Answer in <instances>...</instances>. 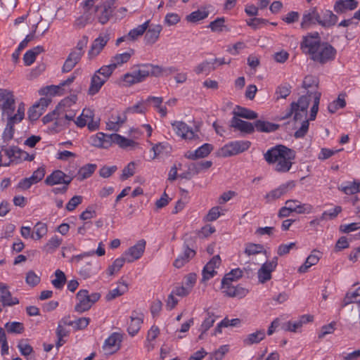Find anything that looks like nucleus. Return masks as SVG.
Wrapping results in <instances>:
<instances>
[{
    "instance_id": "43",
    "label": "nucleus",
    "mask_w": 360,
    "mask_h": 360,
    "mask_svg": "<svg viewBox=\"0 0 360 360\" xmlns=\"http://www.w3.org/2000/svg\"><path fill=\"white\" fill-rule=\"evenodd\" d=\"M278 129V125L268 121L258 120L255 122V130L259 132L270 133Z\"/></svg>"
},
{
    "instance_id": "37",
    "label": "nucleus",
    "mask_w": 360,
    "mask_h": 360,
    "mask_svg": "<svg viewBox=\"0 0 360 360\" xmlns=\"http://www.w3.org/2000/svg\"><path fill=\"white\" fill-rule=\"evenodd\" d=\"M135 51L132 49H129L127 51L122 53H117L112 58L110 59V63H112V66L116 69L117 67L122 65L124 63H127L131 56L134 54Z\"/></svg>"
},
{
    "instance_id": "31",
    "label": "nucleus",
    "mask_w": 360,
    "mask_h": 360,
    "mask_svg": "<svg viewBox=\"0 0 360 360\" xmlns=\"http://www.w3.org/2000/svg\"><path fill=\"white\" fill-rule=\"evenodd\" d=\"M4 154L11 159V161H15L17 159L32 161L34 159V155H30L27 152L18 148H11L4 151Z\"/></svg>"
},
{
    "instance_id": "20",
    "label": "nucleus",
    "mask_w": 360,
    "mask_h": 360,
    "mask_svg": "<svg viewBox=\"0 0 360 360\" xmlns=\"http://www.w3.org/2000/svg\"><path fill=\"white\" fill-rule=\"evenodd\" d=\"M72 180V178L68 176L63 171L56 169L53 171L45 179L44 183L47 186H53L59 184L69 185Z\"/></svg>"
},
{
    "instance_id": "25",
    "label": "nucleus",
    "mask_w": 360,
    "mask_h": 360,
    "mask_svg": "<svg viewBox=\"0 0 360 360\" xmlns=\"http://www.w3.org/2000/svg\"><path fill=\"white\" fill-rule=\"evenodd\" d=\"M294 186L293 181H289L280 185L266 194L264 196L266 202L269 203L280 198L288 192L289 188H292Z\"/></svg>"
},
{
    "instance_id": "56",
    "label": "nucleus",
    "mask_w": 360,
    "mask_h": 360,
    "mask_svg": "<svg viewBox=\"0 0 360 360\" xmlns=\"http://www.w3.org/2000/svg\"><path fill=\"white\" fill-rule=\"evenodd\" d=\"M5 328L8 333L21 334L25 330L22 323L18 321L8 322L5 324Z\"/></svg>"
},
{
    "instance_id": "6",
    "label": "nucleus",
    "mask_w": 360,
    "mask_h": 360,
    "mask_svg": "<svg viewBox=\"0 0 360 360\" xmlns=\"http://www.w3.org/2000/svg\"><path fill=\"white\" fill-rule=\"evenodd\" d=\"M251 143L249 141H234L225 144L220 149V155L227 158L246 151L250 147Z\"/></svg>"
},
{
    "instance_id": "1",
    "label": "nucleus",
    "mask_w": 360,
    "mask_h": 360,
    "mask_svg": "<svg viewBox=\"0 0 360 360\" xmlns=\"http://www.w3.org/2000/svg\"><path fill=\"white\" fill-rule=\"evenodd\" d=\"M296 153L283 145H276L268 149L264 159L272 169L280 174L288 172L295 162Z\"/></svg>"
},
{
    "instance_id": "22",
    "label": "nucleus",
    "mask_w": 360,
    "mask_h": 360,
    "mask_svg": "<svg viewBox=\"0 0 360 360\" xmlns=\"http://www.w3.org/2000/svg\"><path fill=\"white\" fill-rule=\"evenodd\" d=\"M89 142L93 146L101 148H108L112 146L111 134L98 132L89 138Z\"/></svg>"
},
{
    "instance_id": "2",
    "label": "nucleus",
    "mask_w": 360,
    "mask_h": 360,
    "mask_svg": "<svg viewBox=\"0 0 360 360\" xmlns=\"http://www.w3.org/2000/svg\"><path fill=\"white\" fill-rule=\"evenodd\" d=\"M243 272L240 268L232 269L225 274L221 280L222 292L227 297L242 299L249 292L248 290L240 285H233L232 283L243 276Z\"/></svg>"
},
{
    "instance_id": "34",
    "label": "nucleus",
    "mask_w": 360,
    "mask_h": 360,
    "mask_svg": "<svg viewBox=\"0 0 360 360\" xmlns=\"http://www.w3.org/2000/svg\"><path fill=\"white\" fill-rule=\"evenodd\" d=\"M320 18L321 15H319L317 8L316 7H313L310 8L307 12L304 13L301 22V27L302 28H306L310 24H319Z\"/></svg>"
},
{
    "instance_id": "7",
    "label": "nucleus",
    "mask_w": 360,
    "mask_h": 360,
    "mask_svg": "<svg viewBox=\"0 0 360 360\" xmlns=\"http://www.w3.org/2000/svg\"><path fill=\"white\" fill-rule=\"evenodd\" d=\"M77 101V96H72L66 97L63 99L57 105L56 110L58 114L64 117L67 121H73L75 122V117L76 116V110L69 109L72 105H75Z\"/></svg>"
},
{
    "instance_id": "18",
    "label": "nucleus",
    "mask_w": 360,
    "mask_h": 360,
    "mask_svg": "<svg viewBox=\"0 0 360 360\" xmlns=\"http://www.w3.org/2000/svg\"><path fill=\"white\" fill-rule=\"evenodd\" d=\"M321 39L318 32L314 34H309L304 37L302 42L301 43V49L304 52L307 53L311 56L321 44Z\"/></svg>"
},
{
    "instance_id": "16",
    "label": "nucleus",
    "mask_w": 360,
    "mask_h": 360,
    "mask_svg": "<svg viewBox=\"0 0 360 360\" xmlns=\"http://www.w3.org/2000/svg\"><path fill=\"white\" fill-rule=\"evenodd\" d=\"M75 79L74 75L70 76L67 79L61 82L58 85H50L39 90L40 95H50L52 96H61L64 94V86L72 84Z\"/></svg>"
},
{
    "instance_id": "24",
    "label": "nucleus",
    "mask_w": 360,
    "mask_h": 360,
    "mask_svg": "<svg viewBox=\"0 0 360 360\" xmlns=\"http://www.w3.org/2000/svg\"><path fill=\"white\" fill-rule=\"evenodd\" d=\"M313 316L311 315L304 314L299 317L296 321H289L285 323L283 326V329L285 331L297 332L304 324L311 322Z\"/></svg>"
},
{
    "instance_id": "36",
    "label": "nucleus",
    "mask_w": 360,
    "mask_h": 360,
    "mask_svg": "<svg viewBox=\"0 0 360 360\" xmlns=\"http://www.w3.org/2000/svg\"><path fill=\"white\" fill-rule=\"evenodd\" d=\"M349 304H355L356 305L360 316V286L355 290L349 291L346 293L342 301V306L346 307Z\"/></svg>"
},
{
    "instance_id": "60",
    "label": "nucleus",
    "mask_w": 360,
    "mask_h": 360,
    "mask_svg": "<svg viewBox=\"0 0 360 360\" xmlns=\"http://www.w3.org/2000/svg\"><path fill=\"white\" fill-rule=\"evenodd\" d=\"M115 68L112 66V63L108 65H103L98 70L95 72L97 75H100L104 79L108 81V78L111 76Z\"/></svg>"
},
{
    "instance_id": "59",
    "label": "nucleus",
    "mask_w": 360,
    "mask_h": 360,
    "mask_svg": "<svg viewBox=\"0 0 360 360\" xmlns=\"http://www.w3.org/2000/svg\"><path fill=\"white\" fill-rule=\"evenodd\" d=\"M133 72L139 83L143 82L149 77V72L146 63L139 65L138 69L133 70Z\"/></svg>"
},
{
    "instance_id": "15",
    "label": "nucleus",
    "mask_w": 360,
    "mask_h": 360,
    "mask_svg": "<svg viewBox=\"0 0 360 360\" xmlns=\"http://www.w3.org/2000/svg\"><path fill=\"white\" fill-rule=\"evenodd\" d=\"M144 315L141 312L133 311L127 319V330L131 337L135 336L141 328Z\"/></svg>"
},
{
    "instance_id": "53",
    "label": "nucleus",
    "mask_w": 360,
    "mask_h": 360,
    "mask_svg": "<svg viewBox=\"0 0 360 360\" xmlns=\"http://www.w3.org/2000/svg\"><path fill=\"white\" fill-rule=\"evenodd\" d=\"M234 117H243L248 120H254L257 117V114L253 110L243 107H238L234 111Z\"/></svg>"
},
{
    "instance_id": "42",
    "label": "nucleus",
    "mask_w": 360,
    "mask_h": 360,
    "mask_svg": "<svg viewBox=\"0 0 360 360\" xmlns=\"http://www.w3.org/2000/svg\"><path fill=\"white\" fill-rule=\"evenodd\" d=\"M129 290L128 283L122 280H120L117 283V287L111 290L107 295L108 300H112L124 295Z\"/></svg>"
},
{
    "instance_id": "39",
    "label": "nucleus",
    "mask_w": 360,
    "mask_h": 360,
    "mask_svg": "<svg viewBox=\"0 0 360 360\" xmlns=\"http://www.w3.org/2000/svg\"><path fill=\"white\" fill-rule=\"evenodd\" d=\"M357 6V1L351 2L348 0H338L334 4L333 9L338 13H343L347 11L354 10Z\"/></svg>"
},
{
    "instance_id": "51",
    "label": "nucleus",
    "mask_w": 360,
    "mask_h": 360,
    "mask_svg": "<svg viewBox=\"0 0 360 360\" xmlns=\"http://www.w3.org/2000/svg\"><path fill=\"white\" fill-rule=\"evenodd\" d=\"M244 253L250 257L251 255H255L260 253H266V250H264V247L261 244H256L252 243H248L245 244Z\"/></svg>"
},
{
    "instance_id": "26",
    "label": "nucleus",
    "mask_w": 360,
    "mask_h": 360,
    "mask_svg": "<svg viewBox=\"0 0 360 360\" xmlns=\"http://www.w3.org/2000/svg\"><path fill=\"white\" fill-rule=\"evenodd\" d=\"M0 302L4 307H11L19 303L17 297H13L8 286L0 282Z\"/></svg>"
},
{
    "instance_id": "17",
    "label": "nucleus",
    "mask_w": 360,
    "mask_h": 360,
    "mask_svg": "<svg viewBox=\"0 0 360 360\" xmlns=\"http://www.w3.org/2000/svg\"><path fill=\"white\" fill-rule=\"evenodd\" d=\"M221 264L219 255H214L203 267L202 271V282H206L217 274L218 269Z\"/></svg>"
},
{
    "instance_id": "33",
    "label": "nucleus",
    "mask_w": 360,
    "mask_h": 360,
    "mask_svg": "<svg viewBox=\"0 0 360 360\" xmlns=\"http://www.w3.org/2000/svg\"><path fill=\"white\" fill-rule=\"evenodd\" d=\"M231 127L245 134H252L255 131V124L233 117L231 120Z\"/></svg>"
},
{
    "instance_id": "21",
    "label": "nucleus",
    "mask_w": 360,
    "mask_h": 360,
    "mask_svg": "<svg viewBox=\"0 0 360 360\" xmlns=\"http://www.w3.org/2000/svg\"><path fill=\"white\" fill-rule=\"evenodd\" d=\"M162 31V26L160 24L150 22L144 35L145 44L150 46L155 44L159 40Z\"/></svg>"
},
{
    "instance_id": "63",
    "label": "nucleus",
    "mask_w": 360,
    "mask_h": 360,
    "mask_svg": "<svg viewBox=\"0 0 360 360\" xmlns=\"http://www.w3.org/2000/svg\"><path fill=\"white\" fill-rule=\"evenodd\" d=\"M148 107L147 98L146 100H141L134 105L131 106L129 110L133 113L143 114L146 112Z\"/></svg>"
},
{
    "instance_id": "58",
    "label": "nucleus",
    "mask_w": 360,
    "mask_h": 360,
    "mask_svg": "<svg viewBox=\"0 0 360 360\" xmlns=\"http://www.w3.org/2000/svg\"><path fill=\"white\" fill-rule=\"evenodd\" d=\"M170 146L168 143L162 142L154 145L152 148L153 156L152 159L156 158L158 155L169 153Z\"/></svg>"
},
{
    "instance_id": "50",
    "label": "nucleus",
    "mask_w": 360,
    "mask_h": 360,
    "mask_svg": "<svg viewBox=\"0 0 360 360\" xmlns=\"http://www.w3.org/2000/svg\"><path fill=\"white\" fill-rule=\"evenodd\" d=\"M266 334L264 330H259L255 333L249 334L244 340V344L251 345L260 342L265 338Z\"/></svg>"
},
{
    "instance_id": "32",
    "label": "nucleus",
    "mask_w": 360,
    "mask_h": 360,
    "mask_svg": "<svg viewBox=\"0 0 360 360\" xmlns=\"http://www.w3.org/2000/svg\"><path fill=\"white\" fill-rule=\"evenodd\" d=\"M322 253L319 250H313L307 257L304 263L299 267L298 272L300 274L306 273L310 267L316 265L319 262Z\"/></svg>"
},
{
    "instance_id": "4",
    "label": "nucleus",
    "mask_w": 360,
    "mask_h": 360,
    "mask_svg": "<svg viewBox=\"0 0 360 360\" xmlns=\"http://www.w3.org/2000/svg\"><path fill=\"white\" fill-rule=\"evenodd\" d=\"M336 49L327 42H322L319 48L313 52L311 59L321 64H325L335 58Z\"/></svg>"
},
{
    "instance_id": "54",
    "label": "nucleus",
    "mask_w": 360,
    "mask_h": 360,
    "mask_svg": "<svg viewBox=\"0 0 360 360\" xmlns=\"http://www.w3.org/2000/svg\"><path fill=\"white\" fill-rule=\"evenodd\" d=\"M96 169L95 164H87L82 167L78 172V179L83 180L90 177Z\"/></svg>"
},
{
    "instance_id": "5",
    "label": "nucleus",
    "mask_w": 360,
    "mask_h": 360,
    "mask_svg": "<svg viewBox=\"0 0 360 360\" xmlns=\"http://www.w3.org/2000/svg\"><path fill=\"white\" fill-rule=\"evenodd\" d=\"M100 297L99 293L89 295L87 290H80L76 295L77 303L75 307V311L82 313L89 310L92 304L100 299Z\"/></svg>"
},
{
    "instance_id": "48",
    "label": "nucleus",
    "mask_w": 360,
    "mask_h": 360,
    "mask_svg": "<svg viewBox=\"0 0 360 360\" xmlns=\"http://www.w3.org/2000/svg\"><path fill=\"white\" fill-rule=\"evenodd\" d=\"M62 242L63 239L61 238L57 235H54L49 239L46 243L43 246L42 249L47 253H52L60 246Z\"/></svg>"
},
{
    "instance_id": "49",
    "label": "nucleus",
    "mask_w": 360,
    "mask_h": 360,
    "mask_svg": "<svg viewBox=\"0 0 360 360\" xmlns=\"http://www.w3.org/2000/svg\"><path fill=\"white\" fill-rule=\"evenodd\" d=\"M112 144L115 143L122 148L127 147H133L136 145V142L131 139L125 138L118 134H112Z\"/></svg>"
},
{
    "instance_id": "28",
    "label": "nucleus",
    "mask_w": 360,
    "mask_h": 360,
    "mask_svg": "<svg viewBox=\"0 0 360 360\" xmlns=\"http://www.w3.org/2000/svg\"><path fill=\"white\" fill-rule=\"evenodd\" d=\"M100 263L96 260H91L84 264L79 269V275L84 279H87L97 274L101 270Z\"/></svg>"
},
{
    "instance_id": "11",
    "label": "nucleus",
    "mask_w": 360,
    "mask_h": 360,
    "mask_svg": "<svg viewBox=\"0 0 360 360\" xmlns=\"http://www.w3.org/2000/svg\"><path fill=\"white\" fill-rule=\"evenodd\" d=\"M115 2L116 0H106L96 7L95 11L98 12V21L101 25H105L110 20L115 10Z\"/></svg>"
},
{
    "instance_id": "55",
    "label": "nucleus",
    "mask_w": 360,
    "mask_h": 360,
    "mask_svg": "<svg viewBox=\"0 0 360 360\" xmlns=\"http://www.w3.org/2000/svg\"><path fill=\"white\" fill-rule=\"evenodd\" d=\"M66 277L63 271L57 269L55 271V278L51 281V284L56 289H62L65 283Z\"/></svg>"
},
{
    "instance_id": "46",
    "label": "nucleus",
    "mask_w": 360,
    "mask_h": 360,
    "mask_svg": "<svg viewBox=\"0 0 360 360\" xmlns=\"http://www.w3.org/2000/svg\"><path fill=\"white\" fill-rule=\"evenodd\" d=\"M209 11L206 7L193 11L186 17V20L191 23H196L207 18L209 15Z\"/></svg>"
},
{
    "instance_id": "27",
    "label": "nucleus",
    "mask_w": 360,
    "mask_h": 360,
    "mask_svg": "<svg viewBox=\"0 0 360 360\" xmlns=\"http://www.w3.org/2000/svg\"><path fill=\"white\" fill-rule=\"evenodd\" d=\"M213 146L210 143H204L195 150H189L185 153V158L195 160L199 158H206L212 151Z\"/></svg>"
},
{
    "instance_id": "41",
    "label": "nucleus",
    "mask_w": 360,
    "mask_h": 360,
    "mask_svg": "<svg viewBox=\"0 0 360 360\" xmlns=\"http://www.w3.org/2000/svg\"><path fill=\"white\" fill-rule=\"evenodd\" d=\"M82 58V56H80V53H77L76 52L72 51L69 56H68L67 59L65 60L62 70L63 72H70L75 66L79 63Z\"/></svg>"
},
{
    "instance_id": "40",
    "label": "nucleus",
    "mask_w": 360,
    "mask_h": 360,
    "mask_svg": "<svg viewBox=\"0 0 360 360\" xmlns=\"http://www.w3.org/2000/svg\"><path fill=\"white\" fill-rule=\"evenodd\" d=\"M340 191L346 195H355L360 193V181L354 180L347 181L341 184L338 188Z\"/></svg>"
},
{
    "instance_id": "30",
    "label": "nucleus",
    "mask_w": 360,
    "mask_h": 360,
    "mask_svg": "<svg viewBox=\"0 0 360 360\" xmlns=\"http://www.w3.org/2000/svg\"><path fill=\"white\" fill-rule=\"evenodd\" d=\"M108 41V37L100 35L91 44V49L88 52L89 59L96 57L105 46Z\"/></svg>"
},
{
    "instance_id": "38",
    "label": "nucleus",
    "mask_w": 360,
    "mask_h": 360,
    "mask_svg": "<svg viewBox=\"0 0 360 360\" xmlns=\"http://www.w3.org/2000/svg\"><path fill=\"white\" fill-rule=\"evenodd\" d=\"M106 82L107 81L100 75H97V74L94 73L91 79V83L88 89V94L90 96L97 94Z\"/></svg>"
},
{
    "instance_id": "52",
    "label": "nucleus",
    "mask_w": 360,
    "mask_h": 360,
    "mask_svg": "<svg viewBox=\"0 0 360 360\" xmlns=\"http://www.w3.org/2000/svg\"><path fill=\"white\" fill-rule=\"evenodd\" d=\"M48 233V226L46 223L38 221L34 226L33 239L39 240L44 237Z\"/></svg>"
},
{
    "instance_id": "23",
    "label": "nucleus",
    "mask_w": 360,
    "mask_h": 360,
    "mask_svg": "<svg viewBox=\"0 0 360 360\" xmlns=\"http://www.w3.org/2000/svg\"><path fill=\"white\" fill-rule=\"evenodd\" d=\"M15 98L13 93L6 89H0V107L1 111L10 112L11 107H14Z\"/></svg>"
},
{
    "instance_id": "14",
    "label": "nucleus",
    "mask_w": 360,
    "mask_h": 360,
    "mask_svg": "<svg viewBox=\"0 0 360 360\" xmlns=\"http://www.w3.org/2000/svg\"><path fill=\"white\" fill-rule=\"evenodd\" d=\"M278 265V257H274L271 261L264 262L257 271L258 281L261 283H264L271 279V274L274 272Z\"/></svg>"
},
{
    "instance_id": "13",
    "label": "nucleus",
    "mask_w": 360,
    "mask_h": 360,
    "mask_svg": "<svg viewBox=\"0 0 360 360\" xmlns=\"http://www.w3.org/2000/svg\"><path fill=\"white\" fill-rule=\"evenodd\" d=\"M122 335L114 332L106 338L102 346L103 351L106 354H112L117 352L121 347L122 342Z\"/></svg>"
},
{
    "instance_id": "10",
    "label": "nucleus",
    "mask_w": 360,
    "mask_h": 360,
    "mask_svg": "<svg viewBox=\"0 0 360 360\" xmlns=\"http://www.w3.org/2000/svg\"><path fill=\"white\" fill-rule=\"evenodd\" d=\"M94 112L90 108H84L82 113L75 120L77 127L83 128L87 126L90 131H95L98 129L99 123L94 120Z\"/></svg>"
},
{
    "instance_id": "44",
    "label": "nucleus",
    "mask_w": 360,
    "mask_h": 360,
    "mask_svg": "<svg viewBox=\"0 0 360 360\" xmlns=\"http://www.w3.org/2000/svg\"><path fill=\"white\" fill-rule=\"evenodd\" d=\"M219 316L215 314V313L212 311H207L206 313V316L202 322L200 330H201V335H200V338L203 333H206L214 324L216 320L218 319Z\"/></svg>"
},
{
    "instance_id": "3",
    "label": "nucleus",
    "mask_w": 360,
    "mask_h": 360,
    "mask_svg": "<svg viewBox=\"0 0 360 360\" xmlns=\"http://www.w3.org/2000/svg\"><path fill=\"white\" fill-rule=\"evenodd\" d=\"M15 106L11 107L10 112H2L3 116H6L7 124L4 131V137L6 139H11L14 134L15 124L20 123L25 117V105L21 103L18 106L16 113L13 114Z\"/></svg>"
},
{
    "instance_id": "64",
    "label": "nucleus",
    "mask_w": 360,
    "mask_h": 360,
    "mask_svg": "<svg viewBox=\"0 0 360 360\" xmlns=\"http://www.w3.org/2000/svg\"><path fill=\"white\" fill-rule=\"evenodd\" d=\"M40 277L34 271H29L25 277V282L27 285L34 287L39 283Z\"/></svg>"
},
{
    "instance_id": "62",
    "label": "nucleus",
    "mask_w": 360,
    "mask_h": 360,
    "mask_svg": "<svg viewBox=\"0 0 360 360\" xmlns=\"http://www.w3.org/2000/svg\"><path fill=\"white\" fill-rule=\"evenodd\" d=\"M291 87L289 84H285L278 86L276 88L275 94L276 96V99L278 100L280 98H285L288 96L291 92Z\"/></svg>"
},
{
    "instance_id": "47",
    "label": "nucleus",
    "mask_w": 360,
    "mask_h": 360,
    "mask_svg": "<svg viewBox=\"0 0 360 360\" xmlns=\"http://www.w3.org/2000/svg\"><path fill=\"white\" fill-rule=\"evenodd\" d=\"M127 262L123 255L120 257L117 258L112 262L111 265H110L105 272L103 274H106L108 277L112 276L120 271L121 268L124 266V263Z\"/></svg>"
},
{
    "instance_id": "19",
    "label": "nucleus",
    "mask_w": 360,
    "mask_h": 360,
    "mask_svg": "<svg viewBox=\"0 0 360 360\" xmlns=\"http://www.w3.org/2000/svg\"><path fill=\"white\" fill-rule=\"evenodd\" d=\"M150 20L145 21L143 24L138 25L129 30L127 34L119 37L116 41V45H120L122 42L125 41H136L139 37L143 35L148 27H149Z\"/></svg>"
},
{
    "instance_id": "8",
    "label": "nucleus",
    "mask_w": 360,
    "mask_h": 360,
    "mask_svg": "<svg viewBox=\"0 0 360 360\" xmlns=\"http://www.w3.org/2000/svg\"><path fill=\"white\" fill-rule=\"evenodd\" d=\"M172 127L176 135L181 139L191 141L199 138L197 131L183 121H174Z\"/></svg>"
},
{
    "instance_id": "35",
    "label": "nucleus",
    "mask_w": 360,
    "mask_h": 360,
    "mask_svg": "<svg viewBox=\"0 0 360 360\" xmlns=\"http://www.w3.org/2000/svg\"><path fill=\"white\" fill-rule=\"evenodd\" d=\"M147 101L148 106L151 104L155 110L160 115L161 117H165L167 116V109L165 105H162V97L149 96L147 98Z\"/></svg>"
},
{
    "instance_id": "12",
    "label": "nucleus",
    "mask_w": 360,
    "mask_h": 360,
    "mask_svg": "<svg viewBox=\"0 0 360 360\" xmlns=\"http://www.w3.org/2000/svg\"><path fill=\"white\" fill-rule=\"evenodd\" d=\"M146 246V241L144 239L139 240L135 245L128 248L122 255L127 260V262H134L143 256Z\"/></svg>"
},
{
    "instance_id": "45",
    "label": "nucleus",
    "mask_w": 360,
    "mask_h": 360,
    "mask_svg": "<svg viewBox=\"0 0 360 360\" xmlns=\"http://www.w3.org/2000/svg\"><path fill=\"white\" fill-rule=\"evenodd\" d=\"M338 20V17L331 11L326 10L319 21V25L324 27H329L335 25Z\"/></svg>"
},
{
    "instance_id": "61",
    "label": "nucleus",
    "mask_w": 360,
    "mask_h": 360,
    "mask_svg": "<svg viewBox=\"0 0 360 360\" xmlns=\"http://www.w3.org/2000/svg\"><path fill=\"white\" fill-rule=\"evenodd\" d=\"M342 212L340 206H335L333 209L324 211L320 217L321 221L335 218Z\"/></svg>"
},
{
    "instance_id": "29",
    "label": "nucleus",
    "mask_w": 360,
    "mask_h": 360,
    "mask_svg": "<svg viewBox=\"0 0 360 360\" xmlns=\"http://www.w3.org/2000/svg\"><path fill=\"white\" fill-rule=\"evenodd\" d=\"M195 255V251L190 248L187 245L183 246V251L180 253L176 259L174 260L173 265L180 269L187 264L194 256Z\"/></svg>"
},
{
    "instance_id": "57",
    "label": "nucleus",
    "mask_w": 360,
    "mask_h": 360,
    "mask_svg": "<svg viewBox=\"0 0 360 360\" xmlns=\"http://www.w3.org/2000/svg\"><path fill=\"white\" fill-rule=\"evenodd\" d=\"M212 60H205L198 65L195 68L194 71L197 75H200L202 73H205L206 75H208L212 70L215 69V67L212 66Z\"/></svg>"
},
{
    "instance_id": "9",
    "label": "nucleus",
    "mask_w": 360,
    "mask_h": 360,
    "mask_svg": "<svg viewBox=\"0 0 360 360\" xmlns=\"http://www.w3.org/2000/svg\"><path fill=\"white\" fill-rule=\"evenodd\" d=\"M309 102V96H302L299 98L297 102L291 104L290 113L294 114V120L295 121L307 120Z\"/></svg>"
}]
</instances>
